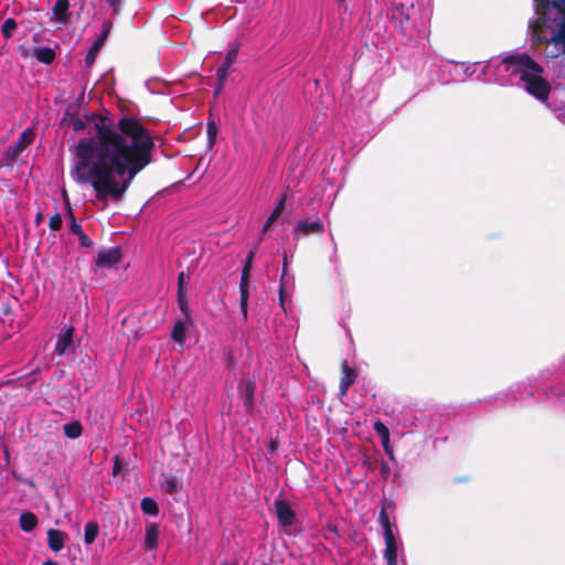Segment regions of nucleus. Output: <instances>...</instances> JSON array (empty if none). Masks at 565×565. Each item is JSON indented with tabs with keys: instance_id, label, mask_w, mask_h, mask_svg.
<instances>
[{
	"instance_id": "5701e85b",
	"label": "nucleus",
	"mask_w": 565,
	"mask_h": 565,
	"mask_svg": "<svg viewBox=\"0 0 565 565\" xmlns=\"http://www.w3.org/2000/svg\"><path fill=\"white\" fill-rule=\"evenodd\" d=\"M98 532H99V526H98L97 522H94V521L87 522L84 527L85 543L92 544L96 540Z\"/></svg>"
},
{
	"instance_id": "f03ea898",
	"label": "nucleus",
	"mask_w": 565,
	"mask_h": 565,
	"mask_svg": "<svg viewBox=\"0 0 565 565\" xmlns=\"http://www.w3.org/2000/svg\"><path fill=\"white\" fill-rule=\"evenodd\" d=\"M541 73H529L523 71L521 81L525 83L526 90L540 100H546L551 92L550 83L540 76Z\"/></svg>"
},
{
	"instance_id": "423d86ee",
	"label": "nucleus",
	"mask_w": 565,
	"mask_h": 565,
	"mask_svg": "<svg viewBox=\"0 0 565 565\" xmlns=\"http://www.w3.org/2000/svg\"><path fill=\"white\" fill-rule=\"evenodd\" d=\"M113 23L108 20L103 22L102 32L88 50L86 56H85V64L88 68H90L97 57L98 52L100 51L102 46L104 45L105 41L107 40L110 30H111Z\"/></svg>"
},
{
	"instance_id": "09e8293b",
	"label": "nucleus",
	"mask_w": 565,
	"mask_h": 565,
	"mask_svg": "<svg viewBox=\"0 0 565 565\" xmlns=\"http://www.w3.org/2000/svg\"><path fill=\"white\" fill-rule=\"evenodd\" d=\"M42 565H56V563H54L53 561L51 559H46V561H43L42 562Z\"/></svg>"
},
{
	"instance_id": "4468645a",
	"label": "nucleus",
	"mask_w": 565,
	"mask_h": 565,
	"mask_svg": "<svg viewBox=\"0 0 565 565\" xmlns=\"http://www.w3.org/2000/svg\"><path fill=\"white\" fill-rule=\"evenodd\" d=\"M385 539V550L384 557L386 559L387 565H397V542L394 534H390L384 536Z\"/></svg>"
},
{
	"instance_id": "c756f323",
	"label": "nucleus",
	"mask_w": 565,
	"mask_h": 565,
	"mask_svg": "<svg viewBox=\"0 0 565 565\" xmlns=\"http://www.w3.org/2000/svg\"><path fill=\"white\" fill-rule=\"evenodd\" d=\"M373 429L375 430V433L381 437V439H386L387 437H390V430L388 428L385 426L384 423H382L381 420H376L374 424H373Z\"/></svg>"
},
{
	"instance_id": "9d476101",
	"label": "nucleus",
	"mask_w": 565,
	"mask_h": 565,
	"mask_svg": "<svg viewBox=\"0 0 565 565\" xmlns=\"http://www.w3.org/2000/svg\"><path fill=\"white\" fill-rule=\"evenodd\" d=\"M67 216L70 221V231L78 237L81 247H92L94 245L93 241L84 233L82 225L77 222L72 209H70Z\"/></svg>"
},
{
	"instance_id": "f3484780",
	"label": "nucleus",
	"mask_w": 565,
	"mask_h": 565,
	"mask_svg": "<svg viewBox=\"0 0 565 565\" xmlns=\"http://www.w3.org/2000/svg\"><path fill=\"white\" fill-rule=\"evenodd\" d=\"M286 199H287L286 194L282 193L277 202V205L275 206V209L270 213L269 217L265 222V224L263 226V233L267 232L270 228L271 224L281 215V213L285 209Z\"/></svg>"
},
{
	"instance_id": "bb28decb",
	"label": "nucleus",
	"mask_w": 565,
	"mask_h": 565,
	"mask_svg": "<svg viewBox=\"0 0 565 565\" xmlns=\"http://www.w3.org/2000/svg\"><path fill=\"white\" fill-rule=\"evenodd\" d=\"M217 132H218V127H217L216 122L213 119L209 118L207 125H206V135H207V145L210 148H212L215 145Z\"/></svg>"
},
{
	"instance_id": "ddd939ff",
	"label": "nucleus",
	"mask_w": 565,
	"mask_h": 565,
	"mask_svg": "<svg viewBox=\"0 0 565 565\" xmlns=\"http://www.w3.org/2000/svg\"><path fill=\"white\" fill-rule=\"evenodd\" d=\"M68 0H56L52 8L51 21L66 24L70 21Z\"/></svg>"
},
{
	"instance_id": "f8f14e48",
	"label": "nucleus",
	"mask_w": 565,
	"mask_h": 565,
	"mask_svg": "<svg viewBox=\"0 0 565 565\" xmlns=\"http://www.w3.org/2000/svg\"><path fill=\"white\" fill-rule=\"evenodd\" d=\"M341 370L343 375L340 381L339 394L341 397H344L348 394L349 387L356 381L358 373L347 362L342 363Z\"/></svg>"
},
{
	"instance_id": "aec40b11",
	"label": "nucleus",
	"mask_w": 565,
	"mask_h": 565,
	"mask_svg": "<svg viewBox=\"0 0 565 565\" xmlns=\"http://www.w3.org/2000/svg\"><path fill=\"white\" fill-rule=\"evenodd\" d=\"M34 56L39 62L49 65L54 61L55 52L49 46L39 47L34 51Z\"/></svg>"
},
{
	"instance_id": "ea45409f",
	"label": "nucleus",
	"mask_w": 565,
	"mask_h": 565,
	"mask_svg": "<svg viewBox=\"0 0 565 565\" xmlns=\"http://www.w3.org/2000/svg\"><path fill=\"white\" fill-rule=\"evenodd\" d=\"M120 470H121V462L118 459V457H116L115 462H114V467H113V473L117 475V473H119Z\"/></svg>"
},
{
	"instance_id": "f257e3e1",
	"label": "nucleus",
	"mask_w": 565,
	"mask_h": 565,
	"mask_svg": "<svg viewBox=\"0 0 565 565\" xmlns=\"http://www.w3.org/2000/svg\"><path fill=\"white\" fill-rule=\"evenodd\" d=\"M94 124L95 134L82 138L76 148L75 180L89 183L106 206L124 199L134 179L152 162L154 140L138 118L124 115L116 122L100 114L76 117L74 131Z\"/></svg>"
},
{
	"instance_id": "49530a36",
	"label": "nucleus",
	"mask_w": 565,
	"mask_h": 565,
	"mask_svg": "<svg viewBox=\"0 0 565 565\" xmlns=\"http://www.w3.org/2000/svg\"><path fill=\"white\" fill-rule=\"evenodd\" d=\"M223 88H224V85H221V83L217 82V85L214 89V95L217 96L223 90Z\"/></svg>"
},
{
	"instance_id": "603ef678",
	"label": "nucleus",
	"mask_w": 565,
	"mask_h": 565,
	"mask_svg": "<svg viewBox=\"0 0 565 565\" xmlns=\"http://www.w3.org/2000/svg\"><path fill=\"white\" fill-rule=\"evenodd\" d=\"M339 2H343L344 0H338Z\"/></svg>"
},
{
	"instance_id": "1a4fd4ad",
	"label": "nucleus",
	"mask_w": 565,
	"mask_h": 565,
	"mask_svg": "<svg viewBox=\"0 0 565 565\" xmlns=\"http://www.w3.org/2000/svg\"><path fill=\"white\" fill-rule=\"evenodd\" d=\"M122 255L120 247H111L108 249L100 250L96 258V266L102 268H113L118 265L121 260Z\"/></svg>"
},
{
	"instance_id": "3c124183",
	"label": "nucleus",
	"mask_w": 565,
	"mask_h": 565,
	"mask_svg": "<svg viewBox=\"0 0 565 565\" xmlns=\"http://www.w3.org/2000/svg\"><path fill=\"white\" fill-rule=\"evenodd\" d=\"M2 312H3V313H8V312H9V309H8V308H6V309H3V310H2Z\"/></svg>"
},
{
	"instance_id": "4be33fe9",
	"label": "nucleus",
	"mask_w": 565,
	"mask_h": 565,
	"mask_svg": "<svg viewBox=\"0 0 565 565\" xmlns=\"http://www.w3.org/2000/svg\"><path fill=\"white\" fill-rule=\"evenodd\" d=\"M140 509L143 514L156 516L159 513L158 503L149 497H146L141 500Z\"/></svg>"
},
{
	"instance_id": "e433bc0d",
	"label": "nucleus",
	"mask_w": 565,
	"mask_h": 565,
	"mask_svg": "<svg viewBox=\"0 0 565 565\" xmlns=\"http://www.w3.org/2000/svg\"><path fill=\"white\" fill-rule=\"evenodd\" d=\"M250 276L241 275L239 289L249 288Z\"/></svg>"
},
{
	"instance_id": "9b49d317",
	"label": "nucleus",
	"mask_w": 565,
	"mask_h": 565,
	"mask_svg": "<svg viewBox=\"0 0 565 565\" xmlns=\"http://www.w3.org/2000/svg\"><path fill=\"white\" fill-rule=\"evenodd\" d=\"M73 327L64 328L57 338L54 352L58 355H64L73 347Z\"/></svg>"
},
{
	"instance_id": "8fccbe9b",
	"label": "nucleus",
	"mask_w": 565,
	"mask_h": 565,
	"mask_svg": "<svg viewBox=\"0 0 565 565\" xmlns=\"http://www.w3.org/2000/svg\"><path fill=\"white\" fill-rule=\"evenodd\" d=\"M286 265H287V256L285 255L284 256V269L286 268Z\"/></svg>"
},
{
	"instance_id": "39448f33",
	"label": "nucleus",
	"mask_w": 565,
	"mask_h": 565,
	"mask_svg": "<svg viewBox=\"0 0 565 565\" xmlns=\"http://www.w3.org/2000/svg\"><path fill=\"white\" fill-rule=\"evenodd\" d=\"M503 63L519 66L521 73L523 71L529 73H543V67L526 53L509 55L503 60Z\"/></svg>"
},
{
	"instance_id": "0eeeda50",
	"label": "nucleus",
	"mask_w": 565,
	"mask_h": 565,
	"mask_svg": "<svg viewBox=\"0 0 565 565\" xmlns=\"http://www.w3.org/2000/svg\"><path fill=\"white\" fill-rule=\"evenodd\" d=\"M277 520L282 526H290L295 523L296 513L290 503L284 499H276L274 502Z\"/></svg>"
},
{
	"instance_id": "a211bd4d",
	"label": "nucleus",
	"mask_w": 565,
	"mask_h": 565,
	"mask_svg": "<svg viewBox=\"0 0 565 565\" xmlns=\"http://www.w3.org/2000/svg\"><path fill=\"white\" fill-rule=\"evenodd\" d=\"M159 526L156 523H150L146 526L145 544L149 550H153L158 545Z\"/></svg>"
},
{
	"instance_id": "412c9836",
	"label": "nucleus",
	"mask_w": 565,
	"mask_h": 565,
	"mask_svg": "<svg viewBox=\"0 0 565 565\" xmlns=\"http://www.w3.org/2000/svg\"><path fill=\"white\" fill-rule=\"evenodd\" d=\"M186 321L184 320H177L173 324L171 338L177 343H183L185 340V326Z\"/></svg>"
},
{
	"instance_id": "c03bdc74",
	"label": "nucleus",
	"mask_w": 565,
	"mask_h": 565,
	"mask_svg": "<svg viewBox=\"0 0 565 565\" xmlns=\"http://www.w3.org/2000/svg\"><path fill=\"white\" fill-rule=\"evenodd\" d=\"M469 481H470V477H468V476L457 477L454 480L455 483H462V482H469Z\"/></svg>"
},
{
	"instance_id": "a18cd8bd",
	"label": "nucleus",
	"mask_w": 565,
	"mask_h": 565,
	"mask_svg": "<svg viewBox=\"0 0 565 565\" xmlns=\"http://www.w3.org/2000/svg\"><path fill=\"white\" fill-rule=\"evenodd\" d=\"M34 222L36 225H40L43 222V213L42 212L36 213Z\"/></svg>"
},
{
	"instance_id": "f704fd0d",
	"label": "nucleus",
	"mask_w": 565,
	"mask_h": 565,
	"mask_svg": "<svg viewBox=\"0 0 565 565\" xmlns=\"http://www.w3.org/2000/svg\"><path fill=\"white\" fill-rule=\"evenodd\" d=\"M228 68L221 64V66L216 71L217 82L221 83V85H224L227 76H228Z\"/></svg>"
},
{
	"instance_id": "de8ad7c7",
	"label": "nucleus",
	"mask_w": 565,
	"mask_h": 565,
	"mask_svg": "<svg viewBox=\"0 0 565 565\" xmlns=\"http://www.w3.org/2000/svg\"><path fill=\"white\" fill-rule=\"evenodd\" d=\"M279 299H280L281 306H284V287L281 285L279 288Z\"/></svg>"
},
{
	"instance_id": "dca6fc26",
	"label": "nucleus",
	"mask_w": 565,
	"mask_h": 565,
	"mask_svg": "<svg viewBox=\"0 0 565 565\" xmlns=\"http://www.w3.org/2000/svg\"><path fill=\"white\" fill-rule=\"evenodd\" d=\"M64 533L60 530L50 529L47 531L49 547L54 552L61 551L64 546Z\"/></svg>"
},
{
	"instance_id": "393cba45",
	"label": "nucleus",
	"mask_w": 565,
	"mask_h": 565,
	"mask_svg": "<svg viewBox=\"0 0 565 565\" xmlns=\"http://www.w3.org/2000/svg\"><path fill=\"white\" fill-rule=\"evenodd\" d=\"M178 306L186 322H191L190 306L186 294H177Z\"/></svg>"
},
{
	"instance_id": "a19ab883",
	"label": "nucleus",
	"mask_w": 565,
	"mask_h": 565,
	"mask_svg": "<svg viewBox=\"0 0 565 565\" xmlns=\"http://www.w3.org/2000/svg\"><path fill=\"white\" fill-rule=\"evenodd\" d=\"M107 3L114 9V12L119 10L120 0H106Z\"/></svg>"
},
{
	"instance_id": "7ed1b4c3",
	"label": "nucleus",
	"mask_w": 565,
	"mask_h": 565,
	"mask_svg": "<svg viewBox=\"0 0 565 565\" xmlns=\"http://www.w3.org/2000/svg\"><path fill=\"white\" fill-rule=\"evenodd\" d=\"M34 140V132L31 129L23 130L18 140L9 146L4 153L3 158L9 162H14L19 159L21 152L25 150Z\"/></svg>"
},
{
	"instance_id": "58836bf2",
	"label": "nucleus",
	"mask_w": 565,
	"mask_h": 565,
	"mask_svg": "<svg viewBox=\"0 0 565 565\" xmlns=\"http://www.w3.org/2000/svg\"><path fill=\"white\" fill-rule=\"evenodd\" d=\"M256 249H257V246H255L253 249H250L248 252V254L246 256V259H245L246 263L253 264L255 255H256Z\"/></svg>"
},
{
	"instance_id": "6e6552de",
	"label": "nucleus",
	"mask_w": 565,
	"mask_h": 565,
	"mask_svg": "<svg viewBox=\"0 0 565 565\" xmlns=\"http://www.w3.org/2000/svg\"><path fill=\"white\" fill-rule=\"evenodd\" d=\"M256 383L249 376H244L238 384V395L247 412L254 407V393Z\"/></svg>"
},
{
	"instance_id": "72a5a7b5",
	"label": "nucleus",
	"mask_w": 565,
	"mask_h": 565,
	"mask_svg": "<svg viewBox=\"0 0 565 565\" xmlns=\"http://www.w3.org/2000/svg\"><path fill=\"white\" fill-rule=\"evenodd\" d=\"M166 490L168 493L173 494L178 491V481L177 478L173 476H170L166 480Z\"/></svg>"
},
{
	"instance_id": "c9c22d12",
	"label": "nucleus",
	"mask_w": 565,
	"mask_h": 565,
	"mask_svg": "<svg viewBox=\"0 0 565 565\" xmlns=\"http://www.w3.org/2000/svg\"><path fill=\"white\" fill-rule=\"evenodd\" d=\"M228 68L221 64V66L216 71L217 82L221 83V85H224L227 76H228Z\"/></svg>"
},
{
	"instance_id": "20e7f679",
	"label": "nucleus",
	"mask_w": 565,
	"mask_h": 565,
	"mask_svg": "<svg viewBox=\"0 0 565 565\" xmlns=\"http://www.w3.org/2000/svg\"><path fill=\"white\" fill-rule=\"evenodd\" d=\"M324 233V225L320 217L300 220L294 228V237L297 239L300 235L321 236Z\"/></svg>"
},
{
	"instance_id": "79ce46f5",
	"label": "nucleus",
	"mask_w": 565,
	"mask_h": 565,
	"mask_svg": "<svg viewBox=\"0 0 565 565\" xmlns=\"http://www.w3.org/2000/svg\"><path fill=\"white\" fill-rule=\"evenodd\" d=\"M381 440H382V446L385 449V451L387 454L392 455V449L390 447V437H387L386 439H381Z\"/></svg>"
},
{
	"instance_id": "2f4dec72",
	"label": "nucleus",
	"mask_w": 565,
	"mask_h": 565,
	"mask_svg": "<svg viewBox=\"0 0 565 565\" xmlns=\"http://www.w3.org/2000/svg\"><path fill=\"white\" fill-rule=\"evenodd\" d=\"M237 54H238V49L237 47L231 49L226 53L225 58H224L222 65H224L225 67H231L233 65V63L236 61Z\"/></svg>"
},
{
	"instance_id": "b1692460",
	"label": "nucleus",
	"mask_w": 565,
	"mask_h": 565,
	"mask_svg": "<svg viewBox=\"0 0 565 565\" xmlns=\"http://www.w3.org/2000/svg\"><path fill=\"white\" fill-rule=\"evenodd\" d=\"M64 434L70 439H76L82 435L83 427L77 420L65 424L63 427Z\"/></svg>"
},
{
	"instance_id": "4c0bfd02",
	"label": "nucleus",
	"mask_w": 565,
	"mask_h": 565,
	"mask_svg": "<svg viewBox=\"0 0 565 565\" xmlns=\"http://www.w3.org/2000/svg\"><path fill=\"white\" fill-rule=\"evenodd\" d=\"M252 268H253V264L244 262V265L242 268V275L250 276Z\"/></svg>"
},
{
	"instance_id": "a878e982",
	"label": "nucleus",
	"mask_w": 565,
	"mask_h": 565,
	"mask_svg": "<svg viewBox=\"0 0 565 565\" xmlns=\"http://www.w3.org/2000/svg\"><path fill=\"white\" fill-rule=\"evenodd\" d=\"M18 23L13 18H8L3 21L1 26V33L6 40L12 38L13 32L17 30Z\"/></svg>"
},
{
	"instance_id": "473e14b6",
	"label": "nucleus",
	"mask_w": 565,
	"mask_h": 565,
	"mask_svg": "<svg viewBox=\"0 0 565 565\" xmlns=\"http://www.w3.org/2000/svg\"><path fill=\"white\" fill-rule=\"evenodd\" d=\"M83 98H77L75 102L71 103L66 107V115H74L77 117L81 107H82Z\"/></svg>"
},
{
	"instance_id": "cd10ccee",
	"label": "nucleus",
	"mask_w": 565,
	"mask_h": 565,
	"mask_svg": "<svg viewBox=\"0 0 565 565\" xmlns=\"http://www.w3.org/2000/svg\"><path fill=\"white\" fill-rule=\"evenodd\" d=\"M249 288L239 289V307L244 319H247Z\"/></svg>"
},
{
	"instance_id": "6ab92c4d",
	"label": "nucleus",
	"mask_w": 565,
	"mask_h": 565,
	"mask_svg": "<svg viewBox=\"0 0 565 565\" xmlns=\"http://www.w3.org/2000/svg\"><path fill=\"white\" fill-rule=\"evenodd\" d=\"M20 529L24 532H31L38 526V518L33 512H23L19 518Z\"/></svg>"
},
{
	"instance_id": "2eb2a0df",
	"label": "nucleus",
	"mask_w": 565,
	"mask_h": 565,
	"mask_svg": "<svg viewBox=\"0 0 565 565\" xmlns=\"http://www.w3.org/2000/svg\"><path fill=\"white\" fill-rule=\"evenodd\" d=\"M393 508H394V503L392 501L384 500L382 502V509L380 511L379 521L384 530V536L388 535V533L394 534L392 526H391L390 518L387 514V509H393Z\"/></svg>"
},
{
	"instance_id": "7c9ffc66",
	"label": "nucleus",
	"mask_w": 565,
	"mask_h": 565,
	"mask_svg": "<svg viewBox=\"0 0 565 565\" xmlns=\"http://www.w3.org/2000/svg\"><path fill=\"white\" fill-rule=\"evenodd\" d=\"M63 221L58 212H55L49 221V226L52 231H60L62 228Z\"/></svg>"
},
{
	"instance_id": "c85d7f7f",
	"label": "nucleus",
	"mask_w": 565,
	"mask_h": 565,
	"mask_svg": "<svg viewBox=\"0 0 565 565\" xmlns=\"http://www.w3.org/2000/svg\"><path fill=\"white\" fill-rule=\"evenodd\" d=\"M189 279H190L189 275H186L184 271L179 273L177 294H186Z\"/></svg>"
},
{
	"instance_id": "37998d69",
	"label": "nucleus",
	"mask_w": 565,
	"mask_h": 565,
	"mask_svg": "<svg viewBox=\"0 0 565 565\" xmlns=\"http://www.w3.org/2000/svg\"><path fill=\"white\" fill-rule=\"evenodd\" d=\"M76 118L74 115H66V110L64 111L63 118L61 120V125H64L66 121H73V119Z\"/></svg>"
}]
</instances>
